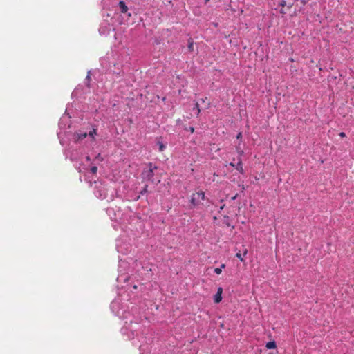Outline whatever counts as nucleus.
I'll use <instances>...</instances> for the list:
<instances>
[{
  "mask_svg": "<svg viewBox=\"0 0 354 354\" xmlns=\"http://www.w3.org/2000/svg\"><path fill=\"white\" fill-rule=\"evenodd\" d=\"M205 195L203 191H198L193 193L189 199V208L194 209L202 204L205 200Z\"/></svg>",
  "mask_w": 354,
  "mask_h": 354,
  "instance_id": "nucleus-1",
  "label": "nucleus"
},
{
  "mask_svg": "<svg viewBox=\"0 0 354 354\" xmlns=\"http://www.w3.org/2000/svg\"><path fill=\"white\" fill-rule=\"evenodd\" d=\"M157 169L156 166L153 165L152 163L148 164V169L144 170L142 173V178L144 179H147L148 180H153V177L154 176L153 171Z\"/></svg>",
  "mask_w": 354,
  "mask_h": 354,
  "instance_id": "nucleus-2",
  "label": "nucleus"
},
{
  "mask_svg": "<svg viewBox=\"0 0 354 354\" xmlns=\"http://www.w3.org/2000/svg\"><path fill=\"white\" fill-rule=\"evenodd\" d=\"M87 133L82 132L81 131H77L74 133L73 138L75 142H78L86 138Z\"/></svg>",
  "mask_w": 354,
  "mask_h": 354,
  "instance_id": "nucleus-3",
  "label": "nucleus"
},
{
  "mask_svg": "<svg viewBox=\"0 0 354 354\" xmlns=\"http://www.w3.org/2000/svg\"><path fill=\"white\" fill-rule=\"evenodd\" d=\"M222 292H223L222 288H221V287L218 288L217 290V292L216 293V295L214 297V301L215 303L218 304L222 300V296H221Z\"/></svg>",
  "mask_w": 354,
  "mask_h": 354,
  "instance_id": "nucleus-4",
  "label": "nucleus"
},
{
  "mask_svg": "<svg viewBox=\"0 0 354 354\" xmlns=\"http://www.w3.org/2000/svg\"><path fill=\"white\" fill-rule=\"evenodd\" d=\"M235 169L238 170L241 174H244V169L243 168L242 160L241 158H238V162L236 164Z\"/></svg>",
  "mask_w": 354,
  "mask_h": 354,
  "instance_id": "nucleus-5",
  "label": "nucleus"
},
{
  "mask_svg": "<svg viewBox=\"0 0 354 354\" xmlns=\"http://www.w3.org/2000/svg\"><path fill=\"white\" fill-rule=\"evenodd\" d=\"M156 145L158 147V151L160 152H162L164 151V150L166 149V146L160 140V138H158L157 140V142H156Z\"/></svg>",
  "mask_w": 354,
  "mask_h": 354,
  "instance_id": "nucleus-6",
  "label": "nucleus"
},
{
  "mask_svg": "<svg viewBox=\"0 0 354 354\" xmlns=\"http://www.w3.org/2000/svg\"><path fill=\"white\" fill-rule=\"evenodd\" d=\"M119 6L121 9L122 13H126L128 11V7L123 1L119 2Z\"/></svg>",
  "mask_w": 354,
  "mask_h": 354,
  "instance_id": "nucleus-7",
  "label": "nucleus"
},
{
  "mask_svg": "<svg viewBox=\"0 0 354 354\" xmlns=\"http://www.w3.org/2000/svg\"><path fill=\"white\" fill-rule=\"evenodd\" d=\"M187 48H188V50H189V52H193L194 51V40H193V39L189 38L188 39Z\"/></svg>",
  "mask_w": 354,
  "mask_h": 354,
  "instance_id": "nucleus-8",
  "label": "nucleus"
},
{
  "mask_svg": "<svg viewBox=\"0 0 354 354\" xmlns=\"http://www.w3.org/2000/svg\"><path fill=\"white\" fill-rule=\"evenodd\" d=\"M97 134V129L93 128L91 131L87 133V136H90L93 140H95V136Z\"/></svg>",
  "mask_w": 354,
  "mask_h": 354,
  "instance_id": "nucleus-9",
  "label": "nucleus"
},
{
  "mask_svg": "<svg viewBox=\"0 0 354 354\" xmlns=\"http://www.w3.org/2000/svg\"><path fill=\"white\" fill-rule=\"evenodd\" d=\"M266 347L268 349H274L277 347L276 343L274 342H269L267 343Z\"/></svg>",
  "mask_w": 354,
  "mask_h": 354,
  "instance_id": "nucleus-10",
  "label": "nucleus"
},
{
  "mask_svg": "<svg viewBox=\"0 0 354 354\" xmlns=\"http://www.w3.org/2000/svg\"><path fill=\"white\" fill-rule=\"evenodd\" d=\"M222 268H225V264H222L221 268H216L214 269V272L217 274H220L222 272Z\"/></svg>",
  "mask_w": 354,
  "mask_h": 354,
  "instance_id": "nucleus-11",
  "label": "nucleus"
},
{
  "mask_svg": "<svg viewBox=\"0 0 354 354\" xmlns=\"http://www.w3.org/2000/svg\"><path fill=\"white\" fill-rule=\"evenodd\" d=\"M237 153L239 154V158H241V156L243 155V151L240 147H236Z\"/></svg>",
  "mask_w": 354,
  "mask_h": 354,
  "instance_id": "nucleus-12",
  "label": "nucleus"
},
{
  "mask_svg": "<svg viewBox=\"0 0 354 354\" xmlns=\"http://www.w3.org/2000/svg\"><path fill=\"white\" fill-rule=\"evenodd\" d=\"M236 257L240 259L241 261H244V259L242 257L240 251L236 254Z\"/></svg>",
  "mask_w": 354,
  "mask_h": 354,
  "instance_id": "nucleus-13",
  "label": "nucleus"
},
{
  "mask_svg": "<svg viewBox=\"0 0 354 354\" xmlns=\"http://www.w3.org/2000/svg\"><path fill=\"white\" fill-rule=\"evenodd\" d=\"M97 167L96 166H93L91 168V171L93 173V174H96L97 173Z\"/></svg>",
  "mask_w": 354,
  "mask_h": 354,
  "instance_id": "nucleus-14",
  "label": "nucleus"
},
{
  "mask_svg": "<svg viewBox=\"0 0 354 354\" xmlns=\"http://www.w3.org/2000/svg\"><path fill=\"white\" fill-rule=\"evenodd\" d=\"M195 108L197 109V115H199L200 112H201V109L199 108V104L198 102H196L195 103Z\"/></svg>",
  "mask_w": 354,
  "mask_h": 354,
  "instance_id": "nucleus-15",
  "label": "nucleus"
},
{
  "mask_svg": "<svg viewBox=\"0 0 354 354\" xmlns=\"http://www.w3.org/2000/svg\"><path fill=\"white\" fill-rule=\"evenodd\" d=\"M286 1L285 0H282L281 2L280 3V6L282 7V8H285L286 6Z\"/></svg>",
  "mask_w": 354,
  "mask_h": 354,
  "instance_id": "nucleus-16",
  "label": "nucleus"
},
{
  "mask_svg": "<svg viewBox=\"0 0 354 354\" xmlns=\"http://www.w3.org/2000/svg\"><path fill=\"white\" fill-rule=\"evenodd\" d=\"M280 13L282 14V15H285L287 13V10L286 9H285L284 8H282L280 10Z\"/></svg>",
  "mask_w": 354,
  "mask_h": 354,
  "instance_id": "nucleus-17",
  "label": "nucleus"
},
{
  "mask_svg": "<svg viewBox=\"0 0 354 354\" xmlns=\"http://www.w3.org/2000/svg\"><path fill=\"white\" fill-rule=\"evenodd\" d=\"M242 138V133L239 132L237 136H236V138L237 139H241Z\"/></svg>",
  "mask_w": 354,
  "mask_h": 354,
  "instance_id": "nucleus-18",
  "label": "nucleus"
},
{
  "mask_svg": "<svg viewBox=\"0 0 354 354\" xmlns=\"http://www.w3.org/2000/svg\"><path fill=\"white\" fill-rule=\"evenodd\" d=\"M339 136H340V137H342V138H344V137H346V134H345V133H344V132H341V133H339Z\"/></svg>",
  "mask_w": 354,
  "mask_h": 354,
  "instance_id": "nucleus-19",
  "label": "nucleus"
},
{
  "mask_svg": "<svg viewBox=\"0 0 354 354\" xmlns=\"http://www.w3.org/2000/svg\"><path fill=\"white\" fill-rule=\"evenodd\" d=\"M308 1V0H301V3L302 5H305Z\"/></svg>",
  "mask_w": 354,
  "mask_h": 354,
  "instance_id": "nucleus-20",
  "label": "nucleus"
},
{
  "mask_svg": "<svg viewBox=\"0 0 354 354\" xmlns=\"http://www.w3.org/2000/svg\"><path fill=\"white\" fill-rule=\"evenodd\" d=\"M292 6H293L292 3H289V4L286 5L287 9H290L292 7Z\"/></svg>",
  "mask_w": 354,
  "mask_h": 354,
  "instance_id": "nucleus-21",
  "label": "nucleus"
},
{
  "mask_svg": "<svg viewBox=\"0 0 354 354\" xmlns=\"http://www.w3.org/2000/svg\"><path fill=\"white\" fill-rule=\"evenodd\" d=\"M230 165L231 167H234V168L236 167V164H234L233 162H230Z\"/></svg>",
  "mask_w": 354,
  "mask_h": 354,
  "instance_id": "nucleus-22",
  "label": "nucleus"
},
{
  "mask_svg": "<svg viewBox=\"0 0 354 354\" xmlns=\"http://www.w3.org/2000/svg\"><path fill=\"white\" fill-rule=\"evenodd\" d=\"M207 99V97H205V98L201 99V100L203 103H205Z\"/></svg>",
  "mask_w": 354,
  "mask_h": 354,
  "instance_id": "nucleus-23",
  "label": "nucleus"
},
{
  "mask_svg": "<svg viewBox=\"0 0 354 354\" xmlns=\"http://www.w3.org/2000/svg\"><path fill=\"white\" fill-rule=\"evenodd\" d=\"M210 106V102H207L206 106H205V109H209Z\"/></svg>",
  "mask_w": 354,
  "mask_h": 354,
  "instance_id": "nucleus-24",
  "label": "nucleus"
},
{
  "mask_svg": "<svg viewBox=\"0 0 354 354\" xmlns=\"http://www.w3.org/2000/svg\"><path fill=\"white\" fill-rule=\"evenodd\" d=\"M248 253V250L245 249L244 251H243V256H245Z\"/></svg>",
  "mask_w": 354,
  "mask_h": 354,
  "instance_id": "nucleus-25",
  "label": "nucleus"
},
{
  "mask_svg": "<svg viewBox=\"0 0 354 354\" xmlns=\"http://www.w3.org/2000/svg\"><path fill=\"white\" fill-rule=\"evenodd\" d=\"M238 196V194H236L235 196H234L233 197H232V200H235Z\"/></svg>",
  "mask_w": 354,
  "mask_h": 354,
  "instance_id": "nucleus-26",
  "label": "nucleus"
},
{
  "mask_svg": "<svg viewBox=\"0 0 354 354\" xmlns=\"http://www.w3.org/2000/svg\"><path fill=\"white\" fill-rule=\"evenodd\" d=\"M190 131H191V133H193L194 131V128L190 127Z\"/></svg>",
  "mask_w": 354,
  "mask_h": 354,
  "instance_id": "nucleus-27",
  "label": "nucleus"
},
{
  "mask_svg": "<svg viewBox=\"0 0 354 354\" xmlns=\"http://www.w3.org/2000/svg\"><path fill=\"white\" fill-rule=\"evenodd\" d=\"M86 160H87L88 161V160H90V157H89V156H87V157H86Z\"/></svg>",
  "mask_w": 354,
  "mask_h": 354,
  "instance_id": "nucleus-28",
  "label": "nucleus"
},
{
  "mask_svg": "<svg viewBox=\"0 0 354 354\" xmlns=\"http://www.w3.org/2000/svg\"><path fill=\"white\" fill-rule=\"evenodd\" d=\"M100 158V155L98 154V156H97V158Z\"/></svg>",
  "mask_w": 354,
  "mask_h": 354,
  "instance_id": "nucleus-29",
  "label": "nucleus"
}]
</instances>
